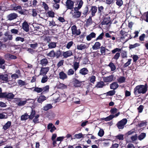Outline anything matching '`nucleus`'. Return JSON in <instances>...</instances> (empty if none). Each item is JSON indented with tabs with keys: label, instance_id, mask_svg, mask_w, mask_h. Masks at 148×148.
I'll return each mask as SVG.
<instances>
[{
	"label": "nucleus",
	"instance_id": "5",
	"mask_svg": "<svg viewBox=\"0 0 148 148\" xmlns=\"http://www.w3.org/2000/svg\"><path fill=\"white\" fill-rule=\"evenodd\" d=\"M114 78V75H111L108 76L103 77V80L105 82H110L113 81Z\"/></svg>",
	"mask_w": 148,
	"mask_h": 148
},
{
	"label": "nucleus",
	"instance_id": "45",
	"mask_svg": "<svg viewBox=\"0 0 148 148\" xmlns=\"http://www.w3.org/2000/svg\"><path fill=\"white\" fill-rule=\"evenodd\" d=\"M34 91L38 93H40L42 91V88L36 87L34 89Z\"/></svg>",
	"mask_w": 148,
	"mask_h": 148
},
{
	"label": "nucleus",
	"instance_id": "40",
	"mask_svg": "<svg viewBox=\"0 0 148 148\" xmlns=\"http://www.w3.org/2000/svg\"><path fill=\"white\" fill-rule=\"evenodd\" d=\"M114 116L113 115H110L109 116L105 118V121H109L111 120L114 117Z\"/></svg>",
	"mask_w": 148,
	"mask_h": 148
},
{
	"label": "nucleus",
	"instance_id": "44",
	"mask_svg": "<svg viewBox=\"0 0 148 148\" xmlns=\"http://www.w3.org/2000/svg\"><path fill=\"white\" fill-rule=\"evenodd\" d=\"M144 106L142 105H140L137 108L138 112L139 113H141L142 112Z\"/></svg>",
	"mask_w": 148,
	"mask_h": 148
},
{
	"label": "nucleus",
	"instance_id": "34",
	"mask_svg": "<svg viewBox=\"0 0 148 148\" xmlns=\"http://www.w3.org/2000/svg\"><path fill=\"white\" fill-rule=\"evenodd\" d=\"M105 85L104 83L103 82L101 81L98 82L96 86V87L98 88H102Z\"/></svg>",
	"mask_w": 148,
	"mask_h": 148
},
{
	"label": "nucleus",
	"instance_id": "59",
	"mask_svg": "<svg viewBox=\"0 0 148 148\" xmlns=\"http://www.w3.org/2000/svg\"><path fill=\"white\" fill-rule=\"evenodd\" d=\"M79 63L77 62H75L74 64V68L75 71H76L79 67Z\"/></svg>",
	"mask_w": 148,
	"mask_h": 148
},
{
	"label": "nucleus",
	"instance_id": "24",
	"mask_svg": "<svg viewBox=\"0 0 148 148\" xmlns=\"http://www.w3.org/2000/svg\"><path fill=\"white\" fill-rule=\"evenodd\" d=\"M79 73L82 75H85L88 73V71L86 68H84L80 70Z\"/></svg>",
	"mask_w": 148,
	"mask_h": 148
},
{
	"label": "nucleus",
	"instance_id": "53",
	"mask_svg": "<svg viewBox=\"0 0 148 148\" xmlns=\"http://www.w3.org/2000/svg\"><path fill=\"white\" fill-rule=\"evenodd\" d=\"M83 134L81 133H80L75 135V137L77 139H80L83 137Z\"/></svg>",
	"mask_w": 148,
	"mask_h": 148
},
{
	"label": "nucleus",
	"instance_id": "14",
	"mask_svg": "<svg viewBox=\"0 0 148 148\" xmlns=\"http://www.w3.org/2000/svg\"><path fill=\"white\" fill-rule=\"evenodd\" d=\"M59 75V78L60 79L64 80L67 78V75L63 71L60 72Z\"/></svg>",
	"mask_w": 148,
	"mask_h": 148
},
{
	"label": "nucleus",
	"instance_id": "25",
	"mask_svg": "<svg viewBox=\"0 0 148 148\" xmlns=\"http://www.w3.org/2000/svg\"><path fill=\"white\" fill-rule=\"evenodd\" d=\"M126 78L124 77L121 76L117 79V81L120 84L124 83L125 82Z\"/></svg>",
	"mask_w": 148,
	"mask_h": 148
},
{
	"label": "nucleus",
	"instance_id": "39",
	"mask_svg": "<svg viewBox=\"0 0 148 148\" xmlns=\"http://www.w3.org/2000/svg\"><path fill=\"white\" fill-rule=\"evenodd\" d=\"M72 101L75 103L79 104L80 103V100L78 98L74 97L72 99Z\"/></svg>",
	"mask_w": 148,
	"mask_h": 148
},
{
	"label": "nucleus",
	"instance_id": "18",
	"mask_svg": "<svg viewBox=\"0 0 148 148\" xmlns=\"http://www.w3.org/2000/svg\"><path fill=\"white\" fill-rule=\"evenodd\" d=\"M46 99V97L44 95H41L38 99L37 101L39 103H41Z\"/></svg>",
	"mask_w": 148,
	"mask_h": 148
},
{
	"label": "nucleus",
	"instance_id": "55",
	"mask_svg": "<svg viewBox=\"0 0 148 148\" xmlns=\"http://www.w3.org/2000/svg\"><path fill=\"white\" fill-rule=\"evenodd\" d=\"M73 42L72 41H70L68 42L66 45V47L68 49H69L73 44Z\"/></svg>",
	"mask_w": 148,
	"mask_h": 148
},
{
	"label": "nucleus",
	"instance_id": "51",
	"mask_svg": "<svg viewBox=\"0 0 148 148\" xmlns=\"http://www.w3.org/2000/svg\"><path fill=\"white\" fill-rule=\"evenodd\" d=\"M10 31L12 34H18V30L15 29H11Z\"/></svg>",
	"mask_w": 148,
	"mask_h": 148
},
{
	"label": "nucleus",
	"instance_id": "58",
	"mask_svg": "<svg viewBox=\"0 0 148 148\" xmlns=\"http://www.w3.org/2000/svg\"><path fill=\"white\" fill-rule=\"evenodd\" d=\"M104 134V132L102 129H100L98 133V135L100 137L102 136Z\"/></svg>",
	"mask_w": 148,
	"mask_h": 148
},
{
	"label": "nucleus",
	"instance_id": "37",
	"mask_svg": "<svg viewBox=\"0 0 148 148\" xmlns=\"http://www.w3.org/2000/svg\"><path fill=\"white\" fill-rule=\"evenodd\" d=\"M39 116V115L38 114H37L35 116H34V118L33 119V121L34 123H37L39 122V119L38 118Z\"/></svg>",
	"mask_w": 148,
	"mask_h": 148
},
{
	"label": "nucleus",
	"instance_id": "4",
	"mask_svg": "<svg viewBox=\"0 0 148 148\" xmlns=\"http://www.w3.org/2000/svg\"><path fill=\"white\" fill-rule=\"evenodd\" d=\"M49 70V67H42L40 70L39 75H46Z\"/></svg>",
	"mask_w": 148,
	"mask_h": 148
},
{
	"label": "nucleus",
	"instance_id": "8",
	"mask_svg": "<svg viewBox=\"0 0 148 148\" xmlns=\"http://www.w3.org/2000/svg\"><path fill=\"white\" fill-rule=\"evenodd\" d=\"M120 34L121 35V37L120 38L121 41H122V40H123V39H125L124 40V42H126L128 40V38H125L127 35V33L125 32L122 30H121L120 32Z\"/></svg>",
	"mask_w": 148,
	"mask_h": 148
},
{
	"label": "nucleus",
	"instance_id": "63",
	"mask_svg": "<svg viewBox=\"0 0 148 148\" xmlns=\"http://www.w3.org/2000/svg\"><path fill=\"white\" fill-rule=\"evenodd\" d=\"M15 40L16 41H20L22 42H23L24 41V39L23 38L17 37L16 38Z\"/></svg>",
	"mask_w": 148,
	"mask_h": 148
},
{
	"label": "nucleus",
	"instance_id": "7",
	"mask_svg": "<svg viewBox=\"0 0 148 148\" xmlns=\"http://www.w3.org/2000/svg\"><path fill=\"white\" fill-rule=\"evenodd\" d=\"M78 9L76 8H74V10L75 11L74 12L73 17L75 18H79L81 14V12L78 10Z\"/></svg>",
	"mask_w": 148,
	"mask_h": 148
},
{
	"label": "nucleus",
	"instance_id": "26",
	"mask_svg": "<svg viewBox=\"0 0 148 148\" xmlns=\"http://www.w3.org/2000/svg\"><path fill=\"white\" fill-rule=\"evenodd\" d=\"M92 23V18L91 17H89V18L87 20L85 23L86 26L88 27L91 25Z\"/></svg>",
	"mask_w": 148,
	"mask_h": 148
},
{
	"label": "nucleus",
	"instance_id": "60",
	"mask_svg": "<svg viewBox=\"0 0 148 148\" xmlns=\"http://www.w3.org/2000/svg\"><path fill=\"white\" fill-rule=\"evenodd\" d=\"M47 14L49 17H53L54 16V13L53 11H49L48 12Z\"/></svg>",
	"mask_w": 148,
	"mask_h": 148
},
{
	"label": "nucleus",
	"instance_id": "23",
	"mask_svg": "<svg viewBox=\"0 0 148 148\" xmlns=\"http://www.w3.org/2000/svg\"><path fill=\"white\" fill-rule=\"evenodd\" d=\"M90 11L91 12V14L92 16L95 15V14L97 11V8L95 6H92V7Z\"/></svg>",
	"mask_w": 148,
	"mask_h": 148
},
{
	"label": "nucleus",
	"instance_id": "36",
	"mask_svg": "<svg viewBox=\"0 0 148 148\" xmlns=\"http://www.w3.org/2000/svg\"><path fill=\"white\" fill-rule=\"evenodd\" d=\"M18 83L21 86H24L27 84L25 81L20 79L18 81Z\"/></svg>",
	"mask_w": 148,
	"mask_h": 148
},
{
	"label": "nucleus",
	"instance_id": "48",
	"mask_svg": "<svg viewBox=\"0 0 148 148\" xmlns=\"http://www.w3.org/2000/svg\"><path fill=\"white\" fill-rule=\"evenodd\" d=\"M74 73V71L72 69H69L67 72V74L69 75H73Z\"/></svg>",
	"mask_w": 148,
	"mask_h": 148
},
{
	"label": "nucleus",
	"instance_id": "29",
	"mask_svg": "<svg viewBox=\"0 0 148 148\" xmlns=\"http://www.w3.org/2000/svg\"><path fill=\"white\" fill-rule=\"evenodd\" d=\"M52 108V106L51 104H48L46 105L43 108V110L45 111H47Z\"/></svg>",
	"mask_w": 148,
	"mask_h": 148
},
{
	"label": "nucleus",
	"instance_id": "2",
	"mask_svg": "<svg viewBox=\"0 0 148 148\" xmlns=\"http://www.w3.org/2000/svg\"><path fill=\"white\" fill-rule=\"evenodd\" d=\"M127 122V120L126 119H124L118 122L116 125L119 129H122L124 128L125 125L126 124Z\"/></svg>",
	"mask_w": 148,
	"mask_h": 148
},
{
	"label": "nucleus",
	"instance_id": "10",
	"mask_svg": "<svg viewBox=\"0 0 148 148\" xmlns=\"http://www.w3.org/2000/svg\"><path fill=\"white\" fill-rule=\"evenodd\" d=\"M81 82L75 79L74 81L73 82V86L75 87H80L82 86L83 82Z\"/></svg>",
	"mask_w": 148,
	"mask_h": 148
},
{
	"label": "nucleus",
	"instance_id": "52",
	"mask_svg": "<svg viewBox=\"0 0 148 148\" xmlns=\"http://www.w3.org/2000/svg\"><path fill=\"white\" fill-rule=\"evenodd\" d=\"M137 134H136L132 136L130 138L132 141H134L137 140Z\"/></svg>",
	"mask_w": 148,
	"mask_h": 148
},
{
	"label": "nucleus",
	"instance_id": "11",
	"mask_svg": "<svg viewBox=\"0 0 148 148\" xmlns=\"http://www.w3.org/2000/svg\"><path fill=\"white\" fill-rule=\"evenodd\" d=\"M4 96L2 98H6L9 99H12L14 97V95L12 93H7V92H4Z\"/></svg>",
	"mask_w": 148,
	"mask_h": 148
},
{
	"label": "nucleus",
	"instance_id": "30",
	"mask_svg": "<svg viewBox=\"0 0 148 148\" xmlns=\"http://www.w3.org/2000/svg\"><path fill=\"white\" fill-rule=\"evenodd\" d=\"M29 118V115L27 113H25L24 115H22L21 117V120L24 121Z\"/></svg>",
	"mask_w": 148,
	"mask_h": 148
},
{
	"label": "nucleus",
	"instance_id": "42",
	"mask_svg": "<svg viewBox=\"0 0 148 148\" xmlns=\"http://www.w3.org/2000/svg\"><path fill=\"white\" fill-rule=\"evenodd\" d=\"M32 112L31 114L29 116V118L30 119H32L34 117V115L35 114V112L34 110H33L32 109Z\"/></svg>",
	"mask_w": 148,
	"mask_h": 148
},
{
	"label": "nucleus",
	"instance_id": "28",
	"mask_svg": "<svg viewBox=\"0 0 148 148\" xmlns=\"http://www.w3.org/2000/svg\"><path fill=\"white\" fill-rule=\"evenodd\" d=\"M146 136V133H141L138 136V138L140 140H141L144 138Z\"/></svg>",
	"mask_w": 148,
	"mask_h": 148
},
{
	"label": "nucleus",
	"instance_id": "17",
	"mask_svg": "<svg viewBox=\"0 0 148 148\" xmlns=\"http://www.w3.org/2000/svg\"><path fill=\"white\" fill-rule=\"evenodd\" d=\"M101 44L99 42H96L92 47V49L93 50H97L100 48Z\"/></svg>",
	"mask_w": 148,
	"mask_h": 148
},
{
	"label": "nucleus",
	"instance_id": "64",
	"mask_svg": "<svg viewBox=\"0 0 148 148\" xmlns=\"http://www.w3.org/2000/svg\"><path fill=\"white\" fill-rule=\"evenodd\" d=\"M30 46L31 47L35 49L38 47V44L37 43L31 44L30 45Z\"/></svg>",
	"mask_w": 148,
	"mask_h": 148
},
{
	"label": "nucleus",
	"instance_id": "20",
	"mask_svg": "<svg viewBox=\"0 0 148 148\" xmlns=\"http://www.w3.org/2000/svg\"><path fill=\"white\" fill-rule=\"evenodd\" d=\"M47 60L45 58H44L40 61V64H41L42 66H46L48 63Z\"/></svg>",
	"mask_w": 148,
	"mask_h": 148
},
{
	"label": "nucleus",
	"instance_id": "3",
	"mask_svg": "<svg viewBox=\"0 0 148 148\" xmlns=\"http://www.w3.org/2000/svg\"><path fill=\"white\" fill-rule=\"evenodd\" d=\"M72 34L73 35H79L81 34L79 29H77V27L75 25H73L71 27Z\"/></svg>",
	"mask_w": 148,
	"mask_h": 148
},
{
	"label": "nucleus",
	"instance_id": "49",
	"mask_svg": "<svg viewBox=\"0 0 148 148\" xmlns=\"http://www.w3.org/2000/svg\"><path fill=\"white\" fill-rule=\"evenodd\" d=\"M83 4V2L82 0H80L78 4L77 7H76L77 9L79 10L82 7Z\"/></svg>",
	"mask_w": 148,
	"mask_h": 148
},
{
	"label": "nucleus",
	"instance_id": "33",
	"mask_svg": "<svg viewBox=\"0 0 148 148\" xmlns=\"http://www.w3.org/2000/svg\"><path fill=\"white\" fill-rule=\"evenodd\" d=\"M48 79V78L47 76L46 75H44L42 77L41 82L42 83H44L47 82Z\"/></svg>",
	"mask_w": 148,
	"mask_h": 148
},
{
	"label": "nucleus",
	"instance_id": "57",
	"mask_svg": "<svg viewBox=\"0 0 148 148\" xmlns=\"http://www.w3.org/2000/svg\"><path fill=\"white\" fill-rule=\"evenodd\" d=\"M5 35L8 37V38L9 40H12L13 38L12 37V35L11 34H8L7 33H6L5 34Z\"/></svg>",
	"mask_w": 148,
	"mask_h": 148
},
{
	"label": "nucleus",
	"instance_id": "9",
	"mask_svg": "<svg viewBox=\"0 0 148 148\" xmlns=\"http://www.w3.org/2000/svg\"><path fill=\"white\" fill-rule=\"evenodd\" d=\"M87 48L86 45L84 43L78 44L77 46V49L79 50H82Z\"/></svg>",
	"mask_w": 148,
	"mask_h": 148
},
{
	"label": "nucleus",
	"instance_id": "38",
	"mask_svg": "<svg viewBox=\"0 0 148 148\" xmlns=\"http://www.w3.org/2000/svg\"><path fill=\"white\" fill-rule=\"evenodd\" d=\"M47 56L50 57H54L55 56V53L53 50L51 51L48 53Z\"/></svg>",
	"mask_w": 148,
	"mask_h": 148
},
{
	"label": "nucleus",
	"instance_id": "1",
	"mask_svg": "<svg viewBox=\"0 0 148 148\" xmlns=\"http://www.w3.org/2000/svg\"><path fill=\"white\" fill-rule=\"evenodd\" d=\"M147 91L141 85L136 86L134 89V93L135 94L137 93L144 94L146 93Z\"/></svg>",
	"mask_w": 148,
	"mask_h": 148
},
{
	"label": "nucleus",
	"instance_id": "41",
	"mask_svg": "<svg viewBox=\"0 0 148 148\" xmlns=\"http://www.w3.org/2000/svg\"><path fill=\"white\" fill-rule=\"evenodd\" d=\"M116 138L119 140H122L123 139V135L122 134H119L116 136Z\"/></svg>",
	"mask_w": 148,
	"mask_h": 148
},
{
	"label": "nucleus",
	"instance_id": "6",
	"mask_svg": "<svg viewBox=\"0 0 148 148\" xmlns=\"http://www.w3.org/2000/svg\"><path fill=\"white\" fill-rule=\"evenodd\" d=\"M74 2L71 0H67L66 6L68 9H72L73 8Z\"/></svg>",
	"mask_w": 148,
	"mask_h": 148
},
{
	"label": "nucleus",
	"instance_id": "61",
	"mask_svg": "<svg viewBox=\"0 0 148 148\" xmlns=\"http://www.w3.org/2000/svg\"><path fill=\"white\" fill-rule=\"evenodd\" d=\"M12 55L8 53L7 54L5 55L4 58L7 60L10 59L12 57Z\"/></svg>",
	"mask_w": 148,
	"mask_h": 148
},
{
	"label": "nucleus",
	"instance_id": "46",
	"mask_svg": "<svg viewBox=\"0 0 148 148\" xmlns=\"http://www.w3.org/2000/svg\"><path fill=\"white\" fill-rule=\"evenodd\" d=\"M115 93V91L114 90H110L107 93V95L112 96L114 95Z\"/></svg>",
	"mask_w": 148,
	"mask_h": 148
},
{
	"label": "nucleus",
	"instance_id": "56",
	"mask_svg": "<svg viewBox=\"0 0 148 148\" xmlns=\"http://www.w3.org/2000/svg\"><path fill=\"white\" fill-rule=\"evenodd\" d=\"M121 49L116 48L114 49H113V50H112L111 51V52L112 53H114L117 52L121 51Z\"/></svg>",
	"mask_w": 148,
	"mask_h": 148
},
{
	"label": "nucleus",
	"instance_id": "21",
	"mask_svg": "<svg viewBox=\"0 0 148 148\" xmlns=\"http://www.w3.org/2000/svg\"><path fill=\"white\" fill-rule=\"evenodd\" d=\"M108 66L110 68L111 71H114L116 69V67L115 65L112 62L109 63Z\"/></svg>",
	"mask_w": 148,
	"mask_h": 148
},
{
	"label": "nucleus",
	"instance_id": "54",
	"mask_svg": "<svg viewBox=\"0 0 148 148\" xmlns=\"http://www.w3.org/2000/svg\"><path fill=\"white\" fill-rule=\"evenodd\" d=\"M140 44L138 43H136L134 45H130V49L139 46Z\"/></svg>",
	"mask_w": 148,
	"mask_h": 148
},
{
	"label": "nucleus",
	"instance_id": "47",
	"mask_svg": "<svg viewBox=\"0 0 148 148\" xmlns=\"http://www.w3.org/2000/svg\"><path fill=\"white\" fill-rule=\"evenodd\" d=\"M116 3L117 5L119 7L121 6L123 4L122 0H116Z\"/></svg>",
	"mask_w": 148,
	"mask_h": 148
},
{
	"label": "nucleus",
	"instance_id": "22",
	"mask_svg": "<svg viewBox=\"0 0 148 148\" xmlns=\"http://www.w3.org/2000/svg\"><path fill=\"white\" fill-rule=\"evenodd\" d=\"M119 86V85L115 82H113L110 85V88L111 89L115 90Z\"/></svg>",
	"mask_w": 148,
	"mask_h": 148
},
{
	"label": "nucleus",
	"instance_id": "15",
	"mask_svg": "<svg viewBox=\"0 0 148 148\" xmlns=\"http://www.w3.org/2000/svg\"><path fill=\"white\" fill-rule=\"evenodd\" d=\"M22 28L26 32H28L29 30V25L26 21L24 22L22 24Z\"/></svg>",
	"mask_w": 148,
	"mask_h": 148
},
{
	"label": "nucleus",
	"instance_id": "35",
	"mask_svg": "<svg viewBox=\"0 0 148 148\" xmlns=\"http://www.w3.org/2000/svg\"><path fill=\"white\" fill-rule=\"evenodd\" d=\"M42 88V92H47L49 91V85H47Z\"/></svg>",
	"mask_w": 148,
	"mask_h": 148
},
{
	"label": "nucleus",
	"instance_id": "50",
	"mask_svg": "<svg viewBox=\"0 0 148 148\" xmlns=\"http://www.w3.org/2000/svg\"><path fill=\"white\" fill-rule=\"evenodd\" d=\"M145 37V34H143L140 36L139 37V39L140 41H143L144 40V39Z\"/></svg>",
	"mask_w": 148,
	"mask_h": 148
},
{
	"label": "nucleus",
	"instance_id": "32",
	"mask_svg": "<svg viewBox=\"0 0 148 148\" xmlns=\"http://www.w3.org/2000/svg\"><path fill=\"white\" fill-rule=\"evenodd\" d=\"M27 101V100L24 101H22L21 100V99L19 101V102L17 103V104L19 106H23L26 103Z\"/></svg>",
	"mask_w": 148,
	"mask_h": 148
},
{
	"label": "nucleus",
	"instance_id": "16",
	"mask_svg": "<svg viewBox=\"0 0 148 148\" xmlns=\"http://www.w3.org/2000/svg\"><path fill=\"white\" fill-rule=\"evenodd\" d=\"M96 36V34L94 32H92L89 35L87 36L86 38L87 40L88 41H90L91 40L92 38H95Z\"/></svg>",
	"mask_w": 148,
	"mask_h": 148
},
{
	"label": "nucleus",
	"instance_id": "13",
	"mask_svg": "<svg viewBox=\"0 0 148 148\" xmlns=\"http://www.w3.org/2000/svg\"><path fill=\"white\" fill-rule=\"evenodd\" d=\"M17 15L15 13H11L8 15L7 16L8 18L10 20H12L16 19L17 17Z\"/></svg>",
	"mask_w": 148,
	"mask_h": 148
},
{
	"label": "nucleus",
	"instance_id": "62",
	"mask_svg": "<svg viewBox=\"0 0 148 148\" xmlns=\"http://www.w3.org/2000/svg\"><path fill=\"white\" fill-rule=\"evenodd\" d=\"M100 50L101 54L103 55H104L106 51L105 48L104 47H101L100 48Z\"/></svg>",
	"mask_w": 148,
	"mask_h": 148
},
{
	"label": "nucleus",
	"instance_id": "12",
	"mask_svg": "<svg viewBox=\"0 0 148 148\" xmlns=\"http://www.w3.org/2000/svg\"><path fill=\"white\" fill-rule=\"evenodd\" d=\"M63 56L65 58L70 57L73 55V53L71 51L69 50L63 53Z\"/></svg>",
	"mask_w": 148,
	"mask_h": 148
},
{
	"label": "nucleus",
	"instance_id": "31",
	"mask_svg": "<svg viewBox=\"0 0 148 148\" xmlns=\"http://www.w3.org/2000/svg\"><path fill=\"white\" fill-rule=\"evenodd\" d=\"M0 79L4 81H7L8 79V76L7 75H0Z\"/></svg>",
	"mask_w": 148,
	"mask_h": 148
},
{
	"label": "nucleus",
	"instance_id": "19",
	"mask_svg": "<svg viewBox=\"0 0 148 148\" xmlns=\"http://www.w3.org/2000/svg\"><path fill=\"white\" fill-rule=\"evenodd\" d=\"M11 124V123L10 121H8L4 125L3 127V129L5 130L10 128Z\"/></svg>",
	"mask_w": 148,
	"mask_h": 148
},
{
	"label": "nucleus",
	"instance_id": "27",
	"mask_svg": "<svg viewBox=\"0 0 148 148\" xmlns=\"http://www.w3.org/2000/svg\"><path fill=\"white\" fill-rule=\"evenodd\" d=\"M48 46L49 49L55 48L56 46V43L55 42H50L48 45Z\"/></svg>",
	"mask_w": 148,
	"mask_h": 148
},
{
	"label": "nucleus",
	"instance_id": "43",
	"mask_svg": "<svg viewBox=\"0 0 148 148\" xmlns=\"http://www.w3.org/2000/svg\"><path fill=\"white\" fill-rule=\"evenodd\" d=\"M139 123V120L138 119H137L136 117L134 119L133 123L131 124L130 125H131L134 124L136 125L137 126L138 125V124Z\"/></svg>",
	"mask_w": 148,
	"mask_h": 148
}]
</instances>
